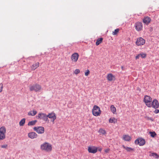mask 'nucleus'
Returning a JSON list of instances; mask_svg holds the SVG:
<instances>
[{
  "label": "nucleus",
  "instance_id": "f257e3e1",
  "mask_svg": "<svg viewBox=\"0 0 159 159\" xmlns=\"http://www.w3.org/2000/svg\"><path fill=\"white\" fill-rule=\"evenodd\" d=\"M40 148L42 150L46 152H50L52 150V147L49 143L45 142L41 145Z\"/></svg>",
  "mask_w": 159,
  "mask_h": 159
},
{
  "label": "nucleus",
  "instance_id": "f03ea898",
  "mask_svg": "<svg viewBox=\"0 0 159 159\" xmlns=\"http://www.w3.org/2000/svg\"><path fill=\"white\" fill-rule=\"evenodd\" d=\"M30 90L31 91H34L35 92H40L42 89L41 86L38 84L33 85H30L29 86Z\"/></svg>",
  "mask_w": 159,
  "mask_h": 159
},
{
  "label": "nucleus",
  "instance_id": "7ed1b4c3",
  "mask_svg": "<svg viewBox=\"0 0 159 159\" xmlns=\"http://www.w3.org/2000/svg\"><path fill=\"white\" fill-rule=\"evenodd\" d=\"M102 111L100 108L97 105H94L92 110V114L95 116H100L101 114Z\"/></svg>",
  "mask_w": 159,
  "mask_h": 159
},
{
  "label": "nucleus",
  "instance_id": "20e7f679",
  "mask_svg": "<svg viewBox=\"0 0 159 159\" xmlns=\"http://www.w3.org/2000/svg\"><path fill=\"white\" fill-rule=\"evenodd\" d=\"M152 98L150 96L148 95H146L144 96L143 101L148 107H152Z\"/></svg>",
  "mask_w": 159,
  "mask_h": 159
},
{
  "label": "nucleus",
  "instance_id": "39448f33",
  "mask_svg": "<svg viewBox=\"0 0 159 159\" xmlns=\"http://www.w3.org/2000/svg\"><path fill=\"white\" fill-rule=\"evenodd\" d=\"M79 55L78 53L75 52L72 54L70 57V59L73 62L76 63L79 59Z\"/></svg>",
  "mask_w": 159,
  "mask_h": 159
},
{
  "label": "nucleus",
  "instance_id": "423d86ee",
  "mask_svg": "<svg viewBox=\"0 0 159 159\" xmlns=\"http://www.w3.org/2000/svg\"><path fill=\"white\" fill-rule=\"evenodd\" d=\"M134 143L136 144H139L140 146H142L145 144V141L142 138H139L135 140Z\"/></svg>",
  "mask_w": 159,
  "mask_h": 159
},
{
  "label": "nucleus",
  "instance_id": "0eeeda50",
  "mask_svg": "<svg viewBox=\"0 0 159 159\" xmlns=\"http://www.w3.org/2000/svg\"><path fill=\"white\" fill-rule=\"evenodd\" d=\"M33 129L39 134H43L44 132V129L42 126L35 127L33 128Z\"/></svg>",
  "mask_w": 159,
  "mask_h": 159
},
{
  "label": "nucleus",
  "instance_id": "6e6552de",
  "mask_svg": "<svg viewBox=\"0 0 159 159\" xmlns=\"http://www.w3.org/2000/svg\"><path fill=\"white\" fill-rule=\"evenodd\" d=\"M134 26L136 30L138 31H139L142 30L143 25L141 22H136L134 25Z\"/></svg>",
  "mask_w": 159,
  "mask_h": 159
},
{
  "label": "nucleus",
  "instance_id": "1a4fd4ad",
  "mask_svg": "<svg viewBox=\"0 0 159 159\" xmlns=\"http://www.w3.org/2000/svg\"><path fill=\"white\" fill-rule=\"evenodd\" d=\"M38 117L40 120L47 121L48 120L47 115L44 113H40L38 114Z\"/></svg>",
  "mask_w": 159,
  "mask_h": 159
},
{
  "label": "nucleus",
  "instance_id": "9d476101",
  "mask_svg": "<svg viewBox=\"0 0 159 159\" xmlns=\"http://www.w3.org/2000/svg\"><path fill=\"white\" fill-rule=\"evenodd\" d=\"M145 42V40L141 37L137 39L136 42V44L138 46H140L143 45Z\"/></svg>",
  "mask_w": 159,
  "mask_h": 159
},
{
  "label": "nucleus",
  "instance_id": "9b49d317",
  "mask_svg": "<svg viewBox=\"0 0 159 159\" xmlns=\"http://www.w3.org/2000/svg\"><path fill=\"white\" fill-rule=\"evenodd\" d=\"M88 150L89 153H95L98 151V148L94 146L89 147Z\"/></svg>",
  "mask_w": 159,
  "mask_h": 159
},
{
  "label": "nucleus",
  "instance_id": "f8f14e48",
  "mask_svg": "<svg viewBox=\"0 0 159 159\" xmlns=\"http://www.w3.org/2000/svg\"><path fill=\"white\" fill-rule=\"evenodd\" d=\"M152 107L154 108H158L159 107L158 101L156 99H154L151 102Z\"/></svg>",
  "mask_w": 159,
  "mask_h": 159
},
{
  "label": "nucleus",
  "instance_id": "ddd939ff",
  "mask_svg": "<svg viewBox=\"0 0 159 159\" xmlns=\"http://www.w3.org/2000/svg\"><path fill=\"white\" fill-rule=\"evenodd\" d=\"M151 20L150 18L148 16H146L144 18L143 21L145 24L148 25L151 22Z\"/></svg>",
  "mask_w": 159,
  "mask_h": 159
},
{
  "label": "nucleus",
  "instance_id": "4468645a",
  "mask_svg": "<svg viewBox=\"0 0 159 159\" xmlns=\"http://www.w3.org/2000/svg\"><path fill=\"white\" fill-rule=\"evenodd\" d=\"M28 136L31 139H34L37 138L38 135L35 132H32L28 133Z\"/></svg>",
  "mask_w": 159,
  "mask_h": 159
},
{
  "label": "nucleus",
  "instance_id": "2eb2a0df",
  "mask_svg": "<svg viewBox=\"0 0 159 159\" xmlns=\"http://www.w3.org/2000/svg\"><path fill=\"white\" fill-rule=\"evenodd\" d=\"M39 66V63L35 62L31 66L30 68L32 70H34Z\"/></svg>",
  "mask_w": 159,
  "mask_h": 159
},
{
  "label": "nucleus",
  "instance_id": "dca6fc26",
  "mask_svg": "<svg viewBox=\"0 0 159 159\" xmlns=\"http://www.w3.org/2000/svg\"><path fill=\"white\" fill-rule=\"evenodd\" d=\"M122 139L124 141H129L131 139V137L128 134L123 135Z\"/></svg>",
  "mask_w": 159,
  "mask_h": 159
},
{
  "label": "nucleus",
  "instance_id": "f3484780",
  "mask_svg": "<svg viewBox=\"0 0 159 159\" xmlns=\"http://www.w3.org/2000/svg\"><path fill=\"white\" fill-rule=\"evenodd\" d=\"M107 79L108 80L111 81L113 80H114L115 77L112 74L110 73L107 74Z\"/></svg>",
  "mask_w": 159,
  "mask_h": 159
},
{
  "label": "nucleus",
  "instance_id": "a211bd4d",
  "mask_svg": "<svg viewBox=\"0 0 159 159\" xmlns=\"http://www.w3.org/2000/svg\"><path fill=\"white\" fill-rule=\"evenodd\" d=\"M48 118H49L50 119H52L53 118L55 119V117H57L55 114L54 112H51V113H49L47 115Z\"/></svg>",
  "mask_w": 159,
  "mask_h": 159
},
{
  "label": "nucleus",
  "instance_id": "6ab92c4d",
  "mask_svg": "<svg viewBox=\"0 0 159 159\" xmlns=\"http://www.w3.org/2000/svg\"><path fill=\"white\" fill-rule=\"evenodd\" d=\"M6 128L4 126L0 128V133L6 134Z\"/></svg>",
  "mask_w": 159,
  "mask_h": 159
},
{
  "label": "nucleus",
  "instance_id": "aec40b11",
  "mask_svg": "<svg viewBox=\"0 0 159 159\" xmlns=\"http://www.w3.org/2000/svg\"><path fill=\"white\" fill-rule=\"evenodd\" d=\"M122 147L125 149L126 151L128 152H130L131 151H133L134 150V149L130 147H129L127 146H125L124 145H122Z\"/></svg>",
  "mask_w": 159,
  "mask_h": 159
},
{
  "label": "nucleus",
  "instance_id": "412c9836",
  "mask_svg": "<svg viewBox=\"0 0 159 159\" xmlns=\"http://www.w3.org/2000/svg\"><path fill=\"white\" fill-rule=\"evenodd\" d=\"M117 119L115 117L111 118L109 120V122L110 123H117Z\"/></svg>",
  "mask_w": 159,
  "mask_h": 159
},
{
  "label": "nucleus",
  "instance_id": "4be33fe9",
  "mask_svg": "<svg viewBox=\"0 0 159 159\" xmlns=\"http://www.w3.org/2000/svg\"><path fill=\"white\" fill-rule=\"evenodd\" d=\"M149 156L150 157H155L157 159L159 158V155L156 153L150 152Z\"/></svg>",
  "mask_w": 159,
  "mask_h": 159
},
{
  "label": "nucleus",
  "instance_id": "5701e85b",
  "mask_svg": "<svg viewBox=\"0 0 159 159\" xmlns=\"http://www.w3.org/2000/svg\"><path fill=\"white\" fill-rule=\"evenodd\" d=\"M37 112L35 110H33L29 112L28 113V115L32 116H35L37 114Z\"/></svg>",
  "mask_w": 159,
  "mask_h": 159
},
{
  "label": "nucleus",
  "instance_id": "b1692460",
  "mask_svg": "<svg viewBox=\"0 0 159 159\" xmlns=\"http://www.w3.org/2000/svg\"><path fill=\"white\" fill-rule=\"evenodd\" d=\"M103 38H99L98 39L96 42V45L97 46L100 43H101L102 41Z\"/></svg>",
  "mask_w": 159,
  "mask_h": 159
},
{
  "label": "nucleus",
  "instance_id": "393cba45",
  "mask_svg": "<svg viewBox=\"0 0 159 159\" xmlns=\"http://www.w3.org/2000/svg\"><path fill=\"white\" fill-rule=\"evenodd\" d=\"M111 111L114 114H115L116 112V108L113 105L111 106Z\"/></svg>",
  "mask_w": 159,
  "mask_h": 159
},
{
  "label": "nucleus",
  "instance_id": "a878e982",
  "mask_svg": "<svg viewBox=\"0 0 159 159\" xmlns=\"http://www.w3.org/2000/svg\"><path fill=\"white\" fill-rule=\"evenodd\" d=\"M98 132L103 135H105L106 134V131L104 129L102 128H100Z\"/></svg>",
  "mask_w": 159,
  "mask_h": 159
},
{
  "label": "nucleus",
  "instance_id": "bb28decb",
  "mask_svg": "<svg viewBox=\"0 0 159 159\" xmlns=\"http://www.w3.org/2000/svg\"><path fill=\"white\" fill-rule=\"evenodd\" d=\"M37 122V121L36 120H34L30 121L29 122L28 124V126L34 125L36 124Z\"/></svg>",
  "mask_w": 159,
  "mask_h": 159
},
{
  "label": "nucleus",
  "instance_id": "cd10ccee",
  "mask_svg": "<svg viewBox=\"0 0 159 159\" xmlns=\"http://www.w3.org/2000/svg\"><path fill=\"white\" fill-rule=\"evenodd\" d=\"M25 119L23 118L19 122V125L20 126H23L25 124Z\"/></svg>",
  "mask_w": 159,
  "mask_h": 159
},
{
  "label": "nucleus",
  "instance_id": "c85d7f7f",
  "mask_svg": "<svg viewBox=\"0 0 159 159\" xmlns=\"http://www.w3.org/2000/svg\"><path fill=\"white\" fill-rule=\"evenodd\" d=\"M6 138V134L0 133V140H2Z\"/></svg>",
  "mask_w": 159,
  "mask_h": 159
},
{
  "label": "nucleus",
  "instance_id": "c756f323",
  "mask_svg": "<svg viewBox=\"0 0 159 159\" xmlns=\"http://www.w3.org/2000/svg\"><path fill=\"white\" fill-rule=\"evenodd\" d=\"M119 31V30L118 29H117L114 30V31H113L112 34L113 35H117Z\"/></svg>",
  "mask_w": 159,
  "mask_h": 159
},
{
  "label": "nucleus",
  "instance_id": "7c9ffc66",
  "mask_svg": "<svg viewBox=\"0 0 159 159\" xmlns=\"http://www.w3.org/2000/svg\"><path fill=\"white\" fill-rule=\"evenodd\" d=\"M149 133L151 136L152 137H154L156 135V134L155 132H150Z\"/></svg>",
  "mask_w": 159,
  "mask_h": 159
},
{
  "label": "nucleus",
  "instance_id": "2f4dec72",
  "mask_svg": "<svg viewBox=\"0 0 159 159\" xmlns=\"http://www.w3.org/2000/svg\"><path fill=\"white\" fill-rule=\"evenodd\" d=\"M90 73V71L89 70H86L84 72V74L85 76H88Z\"/></svg>",
  "mask_w": 159,
  "mask_h": 159
},
{
  "label": "nucleus",
  "instance_id": "473e14b6",
  "mask_svg": "<svg viewBox=\"0 0 159 159\" xmlns=\"http://www.w3.org/2000/svg\"><path fill=\"white\" fill-rule=\"evenodd\" d=\"M80 72V70L79 69H76L74 71V73L75 75H77Z\"/></svg>",
  "mask_w": 159,
  "mask_h": 159
},
{
  "label": "nucleus",
  "instance_id": "72a5a7b5",
  "mask_svg": "<svg viewBox=\"0 0 159 159\" xmlns=\"http://www.w3.org/2000/svg\"><path fill=\"white\" fill-rule=\"evenodd\" d=\"M140 56H141L143 58H145L146 57V54L145 53H143L140 54Z\"/></svg>",
  "mask_w": 159,
  "mask_h": 159
},
{
  "label": "nucleus",
  "instance_id": "f704fd0d",
  "mask_svg": "<svg viewBox=\"0 0 159 159\" xmlns=\"http://www.w3.org/2000/svg\"><path fill=\"white\" fill-rule=\"evenodd\" d=\"M3 88V84L2 83L0 84V93L2 92Z\"/></svg>",
  "mask_w": 159,
  "mask_h": 159
},
{
  "label": "nucleus",
  "instance_id": "c9c22d12",
  "mask_svg": "<svg viewBox=\"0 0 159 159\" xmlns=\"http://www.w3.org/2000/svg\"><path fill=\"white\" fill-rule=\"evenodd\" d=\"M146 119L147 120H150L151 121H153V119L151 117H145Z\"/></svg>",
  "mask_w": 159,
  "mask_h": 159
},
{
  "label": "nucleus",
  "instance_id": "e433bc0d",
  "mask_svg": "<svg viewBox=\"0 0 159 159\" xmlns=\"http://www.w3.org/2000/svg\"><path fill=\"white\" fill-rule=\"evenodd\" d=\"M7 146V144H5L1 145V147L2 148H6Z\"/></svg>",
  "mask_w": 159,
  "mask_h": 159
},
{
  "label": "nucleus",
  "instance_id": "4c0bfd02",
  "mask_svg": "<svg viewBox=\"0 0 159 159\" xmlns=\"http://www.w3.org/2000/svg\"><path fill=\"white\" fill-rule=\"evenodd\" d=\"M110 151V149L109 148H107L105 150V152L106 153H108L109 151Z\"/></svg>",
  "mask_w": 159,
  "mask_h": 159
},
{
  "label": "nucleus",
  "instance_id": "58836bf2",
  "mask_svg": "<svg viewBox=\"0 0 159 159\" xmlns=\"http://www.w3.org/2000/svg\"><path fill=\"white\" fill-rule=\"evenodd\" d=\"M140 57V54H139L136 57H135V59H138L139 58V57Z\"/></svg>",
  "mask_w": 159,
  "mask_h": 159
},
{
  "label": "nucleus",
  "instance_id": "ea45409f",
  "mask_svg": "<svg viewBox=\"0 0 159 159\" xmlns=\"http://www.w3.org/2000/svg\"><path fill=\"white\" fill-rule=\"evenodd\" d=\"M159 112V110L158 109H156L154 111V112L156 114L158 113Z\"/></svg>",
  "mask_w": 159,
  "mask_h": 159
},
{
  "label": "nucleus",
  "instance_id": "a19ab883",
  "mask_svg": "<svg viewBox=\"0 0 159 159\" xmlns=\"http://www.w3.org/2000/svg\"><path fill=\"white\" fill-rule=\"evenodd\" d=\"M57 117H55V118L54 119V118H53L52 119V122L53 123V124H54V120L55 119H56Z\"/></svg>",
  "mask_w": 159,
  "mask_h": 159
},
{
  "label": "nucleus",
  "instance_id": "79ce46f5",
  "mask_svg": "<svg viewBox=\"0 0 159 159\" xmlns=\"http://www.w3.org/2000/svg\"><path fill=\"white\" fill-rule=\"evenodd\" d=\"M137 90H138L139 92H140V91H141V89L139 87H138L137 88Z\"/></svg>",
  "mask_w": 159,
  "mask_h": 159
},
{
  "label": "nucleus",
  "instance_id": "37998d69",
  "mask_svg": "<svg viewBox=\"0 0 159 159\" xmlns=\"http://www.w3.org/2000/svg\"><path fill=\"white\" fill-rule=\"evenodd\" d=\"M123 66H122V67H121V68H122V69H123Z\"/></svg>",
  "mask_w": 159,
  "mask_h": 159
}]
</instances>
